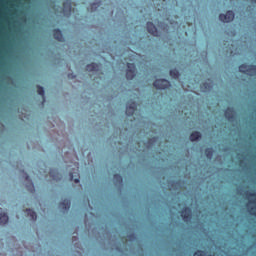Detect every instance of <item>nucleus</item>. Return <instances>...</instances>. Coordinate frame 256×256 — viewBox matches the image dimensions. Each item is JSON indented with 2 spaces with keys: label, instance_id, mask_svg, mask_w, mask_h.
Masks as SVG:
<instances>
[{
  "label": "nucleus",
  "instance_id": "nucleus-2",
  "mask_svg": "<svg viewBox=\"0 0 256 256\" xmlns=\"http://www.w3.org/2000/svg\"><path fill=\"white\" fill-rule=\"evenodd\" d=\"M153 85L155 89L165 91V89H169V87H171V82L167 79H156Z\"/></svg>",
  "mask_w": 256,
  "mask_h": 256
},
{
  "label": "nucleus",
  "instance_id": "nucleus-14",
  "mask_svg": "<svg viewBox=\"0 0 256 256\" xmlns=\"http://www.w3.org/2000/svg\"><path fill=\"white\" fill-rule=\"evenodd\" d=\"M200 89L202 93H209L213 89V81L209 80V82H204L201 86Z\"/></svg>",
  "mask_w": 256,
  "mask_h": 256
},
{
  "label": "nucleus",
  "instance_id": "nucleus-3",
  "mask_svg": "<svg viewBox=\"0 0 256 256\" xmlns=\"http://www.w3.org/2000/svg\"><path fill=\"white\" fill-rule=\"evenodd\" d=\"M185 186V180H169L167 182V187L170 191H179Z\"/></svg>",
  "mask_w": 256,
  "mask_h": 256
},
{
  "label": "nucleus",
  "instance_id": "nucleus-21",
  "mask_svg": "<svg viewBox=\"0 0 256 256\" xmlns=\"http://www.w3.org/2000/svg\"><path fill=\"white\" fill-rule=\"evenodd\" d=\"M86 71H89V72L99 71V64H97L95 62L88 64L86 66Z\"/></svg>",
  "mask_w": 256,
  "mask_h": 256
},
{
  "label": "nucleus",
  "instance_id": "nucleus-24",
  "mask_svg": "<svg viewBox=\"0 0 256 256\" xmlns=\"http://www.w3.org/2000/svg\"><path fill=\"white\" fill-rule=\"evenodd\" d=\"M213 153H215L213 148L210 147V148L205 149V155H206L207 159H209V160L213 159Z\"/></svg>",
  "mask_w": 256,
  "mask_h": 256
},
{
  "label": "nucleus",
  "instance_id": "nucleus-15",
  "mask_svg": "<svg viewBox=\"0 0 256 256\" xmlns=\"http://www.w3.org/2000/svg\"><path fill=\"white\" fill-rule=\"evenodd\" d=\"M50 177L53 179V181H61L63 178L61 173H59V170L55 168L50 169Z\"/></svg>",
  "mask_w": 256,
  "mask_h": 256
},
{
  "label": "nucleus",
  "instance_id": "nucleus-6",
  "mask_svg": "<svg viewBox=\"0 0 256 256\" xmlns=\"http://www.w3.org/2000/svg\"><path fill=\"white\" fill-rule=\"evenodd\" d=\"M137 110V102L129 100L126 103V115L127 117H133L135 111Z\"/></svg>",
  "mask_w": 256,
  "mask_h": 256
},
{
  "label": "nucleus",
  "instance_id": "nucleus-4",
  "mask_svg": "<svg viewBox=\"0 0 256 256\" xmlns=\"http://www.w3.org/2000/svg\"><path fill=\"white\" fill-rule=\"evenodd\" d=\"M137 76V67L133 63H127L126 79L127 81H133Z\"/></svg>",
  "mask_w": 256,
  "mask_h": 256
},
{
  "label": "nucleus",
  "instance_id": "nucleus-9",
  "mask_svg": "<svg viewBox=\"0 0 256 256\" xmlns=\"http://www.w3.org/2000/svg\"><path fill=\"white\" fill-rule=\"evenodd\" d=\"M72 9H73V6L71 4V0H66L63 3V8H62L64 17H71Z\"/></svg>",
  "mask_w": 256,
  "mask_h": 256
},
{
  "label": "nucleus",
  "instance_id": "nucleus-31",
  "mask_svg": "<svg viewBox=\"0 0 256 256\" xmlns=\"http://www.w3.org/2000/svg\"><path fill=\"white\" fill-rule=\"evenodd\" d=\"M236 193H241V191L237 190Z\"/></svg>",
  "mask_w": 256,
  "mask_h": 256
},
{
  "label": "nucleus",
  "instance_id": "nucleus-8",
  "mask_svg": "<svg viewBox=\"0 0 256 256\" xmlns=\"http://www.w3.org/2000/svg\"><path fill=\"white\" fill-rule=\"evenodd\" d=\"M113 183L115 187H118V193H123V176L120 174H114Z\"/></svg>",
  "mask_w": 256,
  "mask_h": 256
},
{
  "label": "nucleus",
  "instance_id": "nucleus-19",
  "mask_svg": "<svg viewBox=\"0 0 256 256\" xmlns=\"http://www.w3.org/2000/svg\"><path fill=\"white\" fill-rule=\"evenodd\" d=\"M2 209L0 208V225H7L9 223V216L7 213H1Z\"/></svg>",
  "mask_w": 256,
  "mask_h": 256
},
{
  "label": "nucleus",
  "instance_id": "nucleus-20",
  "mask_svg": "<svg viewBox=\"0 0 256 256\" xmlns=\"http://www.w3.org/2000/svg\"><path fill=\"white\" fill-rule=\"evenodd\" d=\"M202 135L201 132L195 131L190 134V141L192 143H195V141H199L201 139Z\"/></svg>",
  "mask_w": 256,
  "mask_h": 256
},
{
  "label": "nucleus",
  "instance_id": "nucleus-11",
  "mask_svg": "<svg viewBox=\"0 0 256 256\" xmlns=\"http://www.w3.org/2000/svg\"><path fill=\"white\" fill-rule=\"evenodd\" d=\"M146 27L150 35H153V37H159V31L157 30V26H155L153 22H147Z\"/></svg>",
  "mask_w": 256,
  "mask_h": 256
},
{
  "label": "nucleus",
  "instance_id": "nucleus-25",
  "mask_svg": "<svg viewBox=\"0 0 256 256\" xmlns=\"http://www.w3.org/2000/svg\"><path fill=\"white\" fill-rule=\"evenodd\" d=\"M250 203H252V205H256V199L251 200ZM248 211H249V213L254 215V217H256V206L248 208Z\"/></svg>",
  "mask_w": 256,
  "mask_h": 256
},
{
  "label": "nucleus",
  "instance_id": "nucleus-29",
  "mask_svg": "<svg viewBox=\"0 0 256 256\" xmlns=\"http://www.w3.org/2000/svg\"><path fill=\"white\" fill-rule=\"evenodd\" d=\"M244 193H251V191H249V190H246V191H244Z\"/></svg>",
  "mask_w": 256,
  "mask_h": 256
},
{
  "label": "nucleus",
  "instance_id": "nucleus-10",
  "mask_svg": "<svg viewBox=\"0 0 256 256\" xmlns=\"http://www.w3.org/2000/svg\"><path fill=\"white\" fill-rule=\"evenodd\" d=\"M180 215L183 219V221L187 222V221H191V217L193 215V212L191 211V208L189 207H184L181 211H180Z\"/></svg>",
  "mask_w": 256,
  "mask_h": 256
},
{
  "label": "nucleus",
  "instance_id": "nucleus-12",
  "mask_svg": "<svg viewBox=\"0 0 256 256\" xmlns=\"http://www.w3.org/2000/svg\"><path fill=\"white\" fill-rule=\"evenodd\" d=\"M58 207L63 211V213H65V211H69V209H71V200L69 198L64 199L59 203Z\"/></svg>",
  "mask_w": 256,
  "mask_h": 256
},
{
  "label": "nucleus",
  "instance_id": "nucleus-18",
  "mask_svg": "<svg viewBox=\"0 0 256 256\" xmlns=\"http://www.w3.org/2000/svg\"><path fill=\"white\" fill-rule=\"evenodd\" d=\"M25 213L31 221H37V213L33 209H26Z\"/></svg>",
  "mask_w": 256,
  "mask_h": 256
},
{
  "label": "nucleus",
  "instance_id": "nucleus-7",
  "mask_svg": "<svg viewBox=\"0 0 256 256\" xmlns=\"http://www.w3.org/2000/svg\"><path fill=\"white\" fill-rule=\"evenodd\" d=\"M233 19H235V12H233L232 10H228L226 12V14L219 15V20L222 23H231V21H233Z\"/></svg>",
  "mask_w": 256,
  "mask_h": 256
},
{
  "label": "nucleus",
  "instance_id": "nucleus-32",
  "mask_svg": "<svg viewBox=\"0 0 256 256\" xmlns=\"http://www.w3.org/2000/svg\"><path fill=\"white\" fill-rule=\"evenodd\" d=\"M252 193H256V191H252Z\"/></svg>",
  "mask_w": 256,
  "mask_h": 256
},
{
  "label": "nucleus",
  "instance_id": "nucleus-23",
  "mask_svg": "<svg viewBox=\"0 0 256 256\" xmlns=\"http://www.w3.org/2000/svg\"><path fill=\"white\" fill-rule=\"evenodd\" d=\"M69 177H70V181H74V183H79L80 179H79V173L78 172H70L69 173Z\"/></svg>",
  "mask_w": 256,
  "mask_h": 256
},
{
  "label": "nucleus",
  "instance_id": "nucleus-26",
  "mask_svg": "<svg viewBox=\"0 0 256 256\" xmlns=\"http://www.w3.org/2000/svg\"><path fill=\"white\" fill-rule=\"evenodd\" d=\"M101 7V1L94 2L91 4V11H97Z\"/></svg>",
  "mask_w": 256,
  "mask_h": 256
},
{
  "label": "nucleus",
  "instance_id": "nucleus-16",
  "mask_svg": "<svg viewBox=\"0 0 256 256\" xmlns=\"http://www.w3.org/2000/svg\"><path fill=\"white\" fill-rule=\"evenodd\" d=\"M157 141H159V137L154 136L152 138H150L148 141H146L144 143L146 149H153V147H155V143H157Z\"/></svg>",
  "mask_w": 256,
  "mask_h": 256
},
{
  "label": "nucleus",
  "instance_id": "nucleus-28",
  "mask_svg": "<svg viewBox=\"0 0 256 256\" xmlns=\"http://www.w3.org/2000/svg\"><path fill=\"white\" fill-rule=\"evenodd\" d=\"M77 76L73 73L68 74V79H75Z\"/></svg>",
  "mask_w": 256,
  "mask_h": 256
},
{
  "label": "nucleus",
  "instance_id": "nucleus-5",
  "mask_svg": "<svg viewBox=\"0 0 256 256\" xmlns=\"http://www.w3.org/2000/svg\"><path fill=\"white\" fill-rule=\"evenodd\" d=\"M224 117L229 121L230 123H235L237 121V112L235 111V108L228 107L224 111Z\"/></svg>",
  "mask_w": 256,
  "mask_h": 256
},
{
  "label": "nucleus",
  "instance_id": "nucleus-30",
  "mask_svg": "<svg viewBox=\"0 0 256 256\" xmlns=\"http://www.w3.org/2000/svg\"><path fill=\"white\" fill-rule=\"evenodd\" d=\"M252 3H256V0H251Z\"/></svg>",
  "mask_w": 256,
  "mask_h": 256
},
{
  "label": "nucleus",
  "instance_id": "nucleus-22",
  "mask_svg": "<svg viewBox=\"0 0 256 256\" xmlns=\"http://www.w3.org/2000/svg\"><path fill=\"white\" fill-rule=\"evenodd\" d=\"M169 75L172 77V79H179L181 77V73L179 70H177V68L170 70Z\"/></svg>",
  "mask_w": 256,
  "mask_h": 256
},
{
  "label": "nucleus",
  "instance_id": "nucleus-27",
  "mask_svg": "<svg viewBox=\"0 0 256 256\" xmlns=\"http://www.w3.org/2000/svg\"><path fill=\"white\" fill-rule=\"evenodd\" d=\"M37 89H38V95H41V97H45V88H43V86L38 85Z\"/></svg>",
  "mask_w": 256,
  "mask_h": 256
},
{
  "label": "nucleus",
  "instance_id": "nucleus-17",
  "mask_svg": "<svg viewBox=\"0 0 256 256\" xmlns=\"http://www.w3.org/2000/svg\"><path fill=\"white\" fill-rule=\"evenodd\" d=\"M25 180L28 181V185L26 186L28 191H30V193H35V186L33 185V181H31V178L27 173H25Z\"/></svg>",
  "mask_w": 256,
  "mask_h": 256
},
{
  "label": "nucleus",
  "instance_id": "nucleus-1",
  "mask_svg": "<svg viewBox=\"0 0 256 256\" xmlns=\"http://www.w3.org/2000/svg\"><path fill=\"white\" fill-rule=\"evenodd\" d=\"M239 72L248 75L249 77H255L256 75V65L242 64L239 66Z\"/></svg>",
  "mask_w": 256,
  "mask_h": 256
},
{
  "label": "nucleus",
  "instance_id": "nucleus-13",
  "mask_svg": "<svg viewBox=\"0 0 256 256\" xmlns=\"http://www.w3.org/2000/svg\"><path fill=\"white\" fill-rule=\"evenodd\" d=\"M53 37L54 39H56V41H59L60 43H65V37H63V32L61 31V29H54Z\"/></svg>",
  "mask_w": 256,
  "mask_h": 256
}]
</instances>
